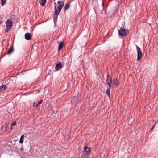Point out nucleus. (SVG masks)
<instances>
[{"label": "nucleus", "mask_w": 158, "mask_h": 158, "mask_svg": "<svg viewBox=\"0 0 158 158\" xmlns=\"http://www.w3.org/2000/svg\"><path fill=\"white\" fill-rule=\"evenodd\" d=\"M57 3L58 5V6L56 5V3H54L55 13V15H58L64 6V3L62 1H58Z\"/></svg>", "instance_id": "obj_1"}, {"label": "nucleus", "mask_w": 158, "mask_h": 158, "mask_svg": "<svg viewBox=\"0 0 158 158\" xmlns=\"http://www.w3.org/2000/svg\"><path fill=\"white\" fill-rule=\"evenodd\" d=\"M12 21L10 19H8L6 22V32H8L12 26Z\"/></svg>", "instance_id": "obj_2"}, {"label": "nucleus", "mask_w": 158, "mask_h": 158, "mask_svg": "<svg viewBox=\"0 0 158 158\" xmlns=\"http://www.w3.org/2000/svg\"><path fill=\"white\" fill-rule=\"evenodd\" d=\"M118 35L120 36H125L127 35L128 33L126 29L122 28H121L118 32Z\"/></svg>", "instance_id": "obj_3"}, {"label": "nucleus", "mask_w": 158, "mask_h": 158, "mask_svg": "<svg viewBox=\"0 0 158 158\" xmlns=\"http://www.w3.org/2000/svg\"><path fill=\"white\" fill-rule=\"evenodd\" d=\"M137 51V60H140L142 57V53L140 48L138 46H136Z\"/></svg>", "instance_id": "obj_4"}, {"label": "nucleus", "mask_w": 158, "mask_h": 158, "mask_svg": "<svg viewBox=\"0 0 158 158\" xmlns=\"http://www.w3.org/2000/svg\"><path fill=\"white\" fill-rule=\"evenodd\" d=\"M25 38L26 40H29L31 38V34L29 33H26L24 35Z\"/></svg>", "instance_id": "obj_5"}, {"label": "nucleus", "mask_w": 158, "mask_h": 158, "mask_svg": "<svg viewBox=\"0 0 158 158\" xmlns=\"http://www.w3.org/2000/svg\"><path fill=\"white\" fill-rule=\"evenodd\" d=\"M62 64L60 62H58L56 64L55 67V69L56 70H60L61 68Z\"/></svg>", "instance_id": "obj_6"}, {"label": "nucleus", "mask_w": 158, "mask_h": 158, "mask_svg": "<svg viewBox=\"0 0 158 158\" xmlns=\"http://www.w3.org/2000/svg\"><path fill=\"white\" fill-rule=\"evenodd\" d=\"M84 150H85L86 152V154L87 155H89L90 153V148L87 147L86 146H85L84 148Z\"/></svg>", "instance_id": "obj_7"}, {"label": "nucleus", "mask_w": 158, "mask_h": 158, "mask_svg": "<svg viewBox=\"0 0 158 158\" xmlns=\"http://www.w3.org/2000/svg\"><path fill=\"white\" fill-rule=\"evenodd\" d=\"M113 84L114 85H116L117 86H118L119 85L118 80L116 78L113 80Z\"/></svg>", "instance_id": "obj_8"}, {"label": "nucleus", "mask_w": 158, "mask_h": 158, "mask_svg": "<svg viewBox=\"0 0 158 158\" xmlns=\"http://www.w3.org/2000/svg\"><path fill=\"white\" fill-rule=\"evenodd\" d=\"M46 2V0H39V2L40 5L42 6H45Z\"/></svg>", "instance_id": "obj_9"}, {"label": "nucleus", "mask_w": 158, "mask_h": 158, "mask_svg": "<svg viewBox=\"0 0 158 158\" xmlns=\"http://www.w3.org/2000/svg\"><path fill=\"white\" fill-rule=\"evenodd\" d=\"M7 88L6 86L5 85H2L0 86V92H2L6 90Z\"/></svg>", "instance_id": "obj_10"}, {"label": "nucleus", "mask_w": 158, "mask_h": 158, "mask_svg": "<svg viewBox=\"0 0 158 158\" xmlns=\"http://www.w3.org/2000/svg\"><path fill=\"white\" fill-rule=\"evenodd\" d=\"M64 44V42H63L61 41V42L59 44L58 47V50L59 51L60 50L61 48H63V45Z\"/></svg>", "instance_id": "obj_11"}, {"label": "nucleus", "mask_w": 158, "mask_h": 158, "mask_svg": "<svg viewBox=\"0 0 158 158\" xmlns=\"http://www.w3.org/2000/svg\"><path fill=\"white\" fill-rule=\"evenodd\" d=\"M14 51L13 46L12 45L7 51V53L10 54L12 52Z\"/></svg>", "instance_id": "obj_12"}, {"label": "nucleus", "mask_w": 158, "mask_h": 158, "mask_svg": "<svg viewBox=\"0 0 158 158\" xmlns=\"http://www.w3.org/2000/svg\"><path fill=\"white\" fill-rule=\"evenodd\" d=\"M70 6V5L69 3H66L64 7V9L65 10H67L69 8Z\"/></svg>", "instance_id": "obj_13"}, {"label": "nucleus", "mask_w": 158, "mask_h": 158, "mask_svg": "<svg viewBox=\"0 0 158 158\" xmlns=\"http://www.w3.org/2000/svg\"><path fill=\"white\" fill-rule=\"evenodd\" d=\"M24 137V135H22L21 136L19 140V143H23Z\"/></svg>", "instance_id": "obj_14"}, {"label": "nucleus", "mask_w": 158, "mask_h": 158, "mask_svg": "<svg viewBox=\"0 0 158 158\" xmlns=\"http://www.w3.org/2000/svg\"><path fill=\"white\" fill-rule=\"evenodd\" d=\"M110 89L109 88L107 89L106 90V93L109 97L110 96Z\"/></svg>", "instance_id": "obj_15"}, {"label": "nucleus", "mask_w": 158, "mask_h": 158, "mask_svg": "<svg viewBox=\"0 0 158 158\" xmlns=\"http://www.w3.org/2000/svg\"><path fill=\"white\" fill-rule=\"evenodd\" d=\"M56 15V16L54 17L53 20H54V23L55 26H56V21H57V17H58V15Z\"/></svg>", "instance_id": "obj_16"}, {"label": "nucleus", "mask_w": 158, "mask_h": 158, "mask_svg": "<svg viewBox=\"0 0 158 158\" xmlns=\"http://www.w3.org/2000/svg\"><path fill=\"white\" fill-rule=\"evenodd\" d=\"M6 0H1V2L2 6H3L5 4L6 2Z\"/></svg>", "instance_id": "obj_17"}, {"label": "nucleus", "mask_w": 158, "mask_h": 158, "mask_svg": "<svg viewBox=\"0 0 158 158\" xmlns=\"http://www.w3.org/2000/svg\"><path fill=\"white\" fill-rule=\"evenodd\" d=\"M112 79L111 78H110V81H108V80L107 79L106 80V83L108 85L109 84H110L112 82Z\"/></svg>", "instance_id": "obj_18"}, {"label": "nucleus", "mask_w": 158, "mask_h": 158, "mask_svg": "<svg viewBox=\"0 0 158 158\" xmlns=\"http://www.w3.org/2000/svg\"><path fill=\"white\" fill-rule=\"evenodd\" d=\"M43 102V100H40V101H39L38 104L36 105V106L37 107H38V105H40V104H41Z\"/></svg>", "instance_id": "obj_19"}, {"label": "nucleus", "mask_w": 158, "mask_h": 158, "mask_svg": "<svg viewBox=\"0 0 158 158\" xmlns=\"http://www.w3.org/2000/svg\"><path fill=\"white\" fill-rule=\"evenodd\" d=\"M16 124V122L15 121L14 122L12 123V126H15Z\"/></svg>", "instance_id": "obj_20"}, {"label": "nucleus", "mask_w": 158, "mask_h": 158, "mask_svg": "<svg viewBox=\"0 0 158 158\" xmlns=\"http://www.w3.org/2000/svg\"><path fill=\"white\" fill-rule=\"evenodd\" d=\"M110 78H111L109 75H108L107 76V79L108 80V81H110Z\"/></svg>", "instance_id": "obj_21"}, {"label": "nucleus", "mask_w": 158, "mask_h": 158, "mask_svg": "<svg viewBox=\"0 0 158 158\" xmlns=\"http://www.w3.org/2000/svg\"><path fill=\"white\" fill-rule=\"evenodd\" d=\"M8 125L7 124L6 126H5V131H6L7 130V128L8 127Z\"/></svg>", "instance_id": "obj_22"}, {"label": "nucleus", "mask_w": 158, "mask_h": 158, "mask_svg": "<svg viewBox=\"0 0 158 158\" xmlns=\"http://www.w3.org/2000/svg\"><path fill=\"white\" fill-rule=\"evenodd\" d=\"M155 125H153L152 128L150 130V131H152V130H153L155 127Z\"/></svg>", "instance_id": "obj_23"}, {"label": "nucleus", "mask_w": 158, "mask_h": 158, "mask_svg": "<svg viewBox=\"0 0 158 158\" xmlns=\"http://www.w3.org/2000/svg\"><path fill=\"white\" fill-rule=\"evenodd\" d=\"M13 126H12V125H11V127H10V129L12 130V129H13V127H12Z\"/></svg>", "instance_id": "obj_24"}, {"label": "nucleus", "mask_w": 158, "mask_h": 158, "mask_svg": "<svg viewBox=\"0 0 158 158\" xmlns=\"http://www.w3.org/2000/svg\"><path fill=\"white\" fill-rule=\"evenodd\" d=\"M109 85V86L110 87V88H111V84H109L108 85Z\"/></svg>", "instance_id": "obj_25"}, {"label": "nucleus", "mask_w": 158, "mask_h": 158, "mask_svg": "<svg viewBox=\"0 0 158 158\" xmlns=\"http://www.w3.org/2000/svg\"><path fill=\"white\" fill-rule=\"evenodd\" d=\"M73 100H72L71 101V102L72 103H73Z\"/></svg>", "instance_id": "obj_26"}, {"label": "nucleus", "mask_w": 158, "mask_h": 158, "mask_svg": "<svg viewBox=\"0 0 158 158\" xmlns=\"http://www.w3.org/2000/svg\"><path fill=\"white\" fill-rule=\"evenodd\" d=\"M4 127V125H3V126H2V128H3V127Z\"/></svg>", "instance_id": "obj_27"}, {"label": "nucleus", "mask_w": 158, "mask_h": 158, "mask_svg": "<svg viewBox=\"0 0 158 158\" xmlns=\"http://www.w3.org/2000/svg\"><path fill=\"white\" fill-rule=\"evenodd\" d=\"M104 5V3H103H103H102V5Z\"/></svg>", "instance_id": "obj_28"}]
</instances>
